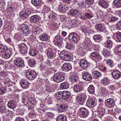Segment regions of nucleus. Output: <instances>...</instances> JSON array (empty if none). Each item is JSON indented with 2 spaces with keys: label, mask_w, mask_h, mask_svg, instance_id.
Masks as SVG:
<instances>
[{
  "label": "nucleus",
  "mask_w": 121,
  "mask_h": 121,
  "mask_svg": "<svg viewBox=\"0 0 121 121\" xmlns=\"http://www.w3.org/2000/svg\"><path fill=\"white\" fill-rule=\"evenodd\" d=\"M83 79L88 81H90L92 79V77L89 73H84L82 76Z\"/></svg>",
  "instance_id": "obj_26"
},
{
  "label": "nucleus",
  "mask_w": 121,
  "mask_h": 121,
  "mask_svg": "<svg viewBox=\"0 0 121 121\" xmlns=\"http://www.w3.org/2000/svg\"><path fill=\"white\" fill-rule=\"evenodd\" d=\"M78 79L76 74L75 72H72L70 73L69 79L71 83H73L77 82Z\"/></svg>",
  "instance_id": "obj_9"
},
{
  "label": "nucleus",
  "mask_w": 121,
  "mask_h": 121,
  "mask_svg": "<svg viewBox=\"0 0 121 121\" xmlns=\"http://www.w3.org/2000/svg\"><path fill=\"white\" fill-rule=\"evenodd\" d=\"M16 102L14 100V99H13L12 100L9 101L8 103V107L11 109H14L16 107Z\"/></svg>",
  "instance_id": "obj_21"
},
{
  "label": "nucleus",
  "mask_w": 121,
  "mask_h": 121,
  "mask_svg": "<svg viewBox=\"0 0 121 121\" xmlns=\"http://www.w3.org/2000/svg\"><path fill=\"white\" fill-rule=\"evenodd\" d=\"M6 92V89L4 87L1 88L0 89V95H2Z\"/></svg>",
  "instance_id": "obj_63"
},
{
  "label": "nucleus",
  "mask_w": 121,
  "mask_h": 121,
  "mask_svg": "<svg viewBox=\"0 0 121 121\" xmlns=\"http://www.w3.org/2000/svg\"><path fill=\"white\" fill-rule=\"evenodd\" d=\"M3 82L5 85L9 87L12 85V82L9 78H5Z\"/></svg>",
  "instance_id": "obj_29"
},
{
  "label": "nucleus",
  "mask_w": 121,
  "mask_h": 121,
  "mask_svg": "<svg viewBox=\"0 0 121 121\" xmlns=\"http://www.w3.org/2000/svg\"><path fill=\"white\" fill-rule=\"evenodd\" d=\"M97 103L96 99L93 98L87 100L86 105L89 108L94 107L97 105Z\"/></svg>",
  "instance_id": "obj_6"
},
{
  "label": "nucleus",
  "mask_w": 121,
  "mask_h": 121,
  "mask_svg": "<svg viewBox=\"0 0 121 121\" xmlns=\"http://www.w3.org/2000/svg\"><path fill=\"white\" fill-rule=\"evenodd\" d=\"M62 91L57 92L54 95V99L55 100H60L62 98Z\"/></svg>",
  "instance_id": "obj_43"
},
{
  "label": "nucleus",
  "mask_w": 121,
  "mask_h": 121,
  "mask_svg": "<svg viewBox=\"0 0 121 121\" xmlns=\"http://www.w3.org/2000/svg\"><path fill=\"white\" fill-rule=\"evenodd\" d=\"M61 93L62 94V98L65 100L69 98L71 94L70 92L67 91H62Z\"/></svg>",
  "instance_id": "obj_22"
},
{
  "label": "nucleus",
  "mask_w": 121,
  "mask_h": 121,
  "mask_svg": "<svg viewBox=\"0 0 121 121\" xmlns=\"http://www.w3.org/2000/svg\"><path fill=\"white\" fill-rule=\"evenodd\" d=\"M29 53L30 55L34 56H35L38 53V52L37 50H30L29 52Z\"/></svg>",
  "instance_id": "obj_47"
},
{
  "label": "nucleus",
  "mask_w": 121,
  "mask_h": 121,
  "mask_svg": "<svg viewBox=\"0 0 121 121\" xmlns=\"http://www.w3.org/2000/svg\"><path fill=\"white\" fill-rule=\"evenodd\" d=\"M103 53L104 56L106 57L110 56V53L109 51H108L106 49H104L103 51Z\"/></svg>",
  "instance_id": "obj_52"
},
{
  "label": "nucleus",
  "mask_w": 121,
  "mask_h": 121,
  "mask_svg": "<svg viewBox=\"0 0 121 121\" xmlns=\"http://www.w3.org/2000/svg\"><path fill=\"white\" fill-rule=\"evenodd\" d=\"M93 38L95 41L97 42L100 41L102 40L100 36L98 35H95L93 37Z\"/></svg>",
  "instance_id": "obj_48"
},
{
  "label": "nucleus",
  "mask_w": 121,
  "mask_h": 121,
  "mask_svg": "<svg viewBox=\"0 0 121 121\" xmlns=\"http://www.w3.org/2000/svg\"><path fill=\"white\" fill-rule=\"evenodd\" d=\"M69 9V6L61 4L59 6V9L60 13H64L67 12Z\"/></svg>",
  "instance_id": "obj_16"
},
{
  "label": "nucleus",
  "mask_w": 121,
  "mask_h": 121,
  "mask_svg": "<svg viewBox=\"0 0 121 121\" xmlns=\"http://www.w3.org/2000/svg\"><path fill=\"white\" fill-rule=\"evenodd\" d=\"M116 34L118 41L119 42H121V33H117Z\"/></svg>",
  "instance_id": "obj_58"
},
{
  "label": "nucleus",
  "mask_w": 121,
  "mask_h": 121,
  "mask_svg": "<svg viewBox=\"0 0 121 121\" xmlns=\"http://www.w3.org/2000/svg\"><path fill=\"white\" fill-rule=\"evenodd\" d=\"M68 13L70 15L74 16L76 15L78 16V14H80L81 13L78 10H76L73 9H72L70 10Z\"/></svg>",
  "instance_id": "obj_27"
},
{
  "label": "nucleus",
  "mask_w": 121,
  "mask_h": 121,
  "mask_svg": "<svg viewBox=\"0 0 121 121\" xmlns=\"http://www.w3.org/2000/svg\"><path fill=\"white\" fill-rule=\"evenodd\" d=\"M69 86L68 83L67 82L62 83L60 86V87L62 89H65L68 88Z\"/></svg>",
  "instance_id": "obj_44"
},
{
  "label": "nucleus",
  "mask_w": 121,
  "mask_h": 121,
  "mask_svg": "<svg viewBox=\"0 0 121 121\" xmlns=\"http://www.w3.org/2000/svg\"><path fill=\"white\" fill-rule=\"evenodd\" d=\"M7 47L4 45H0V52L3 53L6 49H7Z\"/></svg>",
  "instance_id": "obj_54"
},
{
  "label": "nucleus",
  "mask_w": 121,
  "mask_h": 121,
  "mask_svg": "<svg viewBox=\"0 0 121 121\" xmlns=\"http://www.w3.org/2000/svg\"><path fill=\"white\" fill-rule=\"evenodd\" d=\"M104 60L105 61L106 64L109 67L112 68L114 67V64L113 63V61L112 60L108 59H105Z\"/></svg>",
  "instance_id": "obj_28"
},
{
  "label": "nucleus",
  "mask_w": 121,
  "mask_h": 121,
  "mask_svg": "<svg viewBox=\"0 0 121 121\" xmlns=\"http://www.w3.org/2000/svg\"><path fill=\"white\" fill-rule=\"evenodd\" d=\"M90 56L92 57L95 58L97 60H99L102 59V57L99 53L96 51L91 53Z\"/></svg>",
  "instance_id": "obj_19"
},
{
  "label": "nucleus",
  "mask_w": 121,
  "mask_h": 121,
  "mask_svg": "<svg viewBox=\"0 0 121 121\" xmlns=\"http://www.w3.org/2000/svg\"><path fill=\"white\" fill-rule=\"evenodd\" d=\"M54 41H62L61 37L59 35H57L55 36L54 39Z\"/></svg>",
  "instance_id": "obj_57"
},
{
  "label": "nucleus",
  "mask_w": 121,
  "mask_h": 121,
  "mask_svg": "<svg viewBox=\"0 0 121 121\" xmlns=\"http://www.w3.org/2000/svg\"><path fill=\"white\" fill-rule=\"evenodd\" d=\"M112 14L111 13H109L107 14L108 20L110 22H113L118 19V18L113 16L112 15Z\"/></svg>",
  "instance_id": "obj_23"
},
{
  "label": "nucleus",
  "mask_w": 121,
  "mask_h": 121,
  "mask_svg": "<svg viewBox=\"0 0 121 121\" xmlns=\"http://www.w3.org/2000/svg\"><path fill=\"white\" fill-rule=\"evenodd\" d=\"M20 28L21 29V30H24L28 28V27L26 25L23 24L22 25Z\"/></svg>",
  "instance_id": "obj_61"
},
{
  "label": "nucleus",
  "mask_w": 121,
  "mask_h": 121,
  "mask_svg": "<svg viewBox=\"0 0 121 121\" xmlns=\"http://www.w3.org/2000/svg\"><path fill=\"white\" fill-rule=\"evenodd\" d=\"M12 51L7 48L3 52L2 56L3 57L6 59L9 58L11 55Z\"/></svg>",
  "instance_id": "obj_15"
},
{
  "label": "nucleus",
  "mask_w": 121,
  "mask_h": 121,
  "mask_svg": "<svg viewBox=\"0 0 121 121\" xmlns=\"http://www.w3.org/2000/svg\"><path fill=\"white\" fill-rule=\"evenodd\" d=\"M76 52L77 53V55L81 56H83L85 54V52L82 50L81 48L78 49Z\"/></svg>",
  "instance_id": "obj_50"
},
{
  "label": "nucleus",
  "mask_w": 121,
  "mask_h": 121,
  "mask_svg": "<svg viewBox=\"0 0 121 121\" xmlns=\"http://www.w3.org/2000/svg\"><path fill=\"white\" fill-rule=\"evenodd\" d=\"M30 14V12L28 10L22 11L19 13V16L21 17H23L25 19H27Z\"/></svg>",
  "instance_id": "obj_14"
},
{
  "label": "nucleus",
  "mask_w": 121,
  "mask_h": 121,
  "mask_svg": "<svg viewBox=\"0 0 121 121\" xmlns=\"http://www.w3.org/2000/svg\"><path fill=\"white\" fill-rule=\"evenodd\" d=\"M56 49L54 48L52 49L51 48H49L47 50V55L49 58L51 59L54 58L56 56L55 53L56 52Z\"/></svg>",
  "instance_id": "obj_5"
},
{
  "label": "nucleus",
  "mask_w": 121,
  "mask_h": 121,
  "mask_svg": "<svg viewBox=\"0 0 121 121\" xmlns=\"http://www.w3.org/2000/svg\"><path fill=\"white\" fill-rule=\"evenodd\" d=\"M48 17L49 21H54L57 18L56 16L52 13L49 14L48 15Z\"/></svg>",
  "instance_id": "obj_38"
},
{
  "label": "nucleus",
  "mask_w": 121,
  "mask_h": 121,
  "mask_svg": "<svg viewBox=\"0 0 121 121\" xmlns=\"http://www.w3.org/2000/svg\"><path fill=\"white\" fill-rule=\"evenodd\" d=\"M32 4L35 6L39 5L41 2V0H32Z\"/></svg>",
  "instance_id": "obj_51"
},
{
  "label": "nucleus",
  "mask_w": 121,
  "mask_h": 121,
  "mask_svg": "<svg viewBox=\"0 0 121 121\" xmlns=\"http://www.w3.org/2000/svg\"><path fill=\"white\" fill-rule=\"evenodd\" d=\"M88 90L89 93L92 94H93L95 93V88L92 85H90L88 88Z\"/></svg>",
  "instance_id": "obj_42"
},
{
  "label": "nucleus",
  "mask_w": 121,
  "mask_h": 121,
  "mask_svg": "<svg viewBox=\"0 0 121 121\" xmlns=\"http://www.w3.org/2000/svg\"><path fill=\"white\" fill-rule=\"evenodd\" d=\"M39 16L37 15H34L30 17L31 21L34 23H37L39 21Z\"/></svg>",
  "instance_id": "obj_25"
},
{
  "label": "nucleus",
  "mask_w": 121,
  "mask_h": 121,
  "mask_svg": "<svg viewBox=\"0 0 121 121\" xmlns=\"http://www.w3.org/2000/svg\"><path fill=\"white\" fill-rule=\"evenodd\" d=\"M95 28L98 31L102 32L105 29V27L101 24H97L95 25Z\"/></svg>",
  "instance_id": "obj_30"
},
{
  "label": "nucleus",
  "mask_w": 121,
  "mask_h": 121,
  "mask_svg": "<svg viewBox=\"0 0 121 121\" xmlns=\"http://www.w3.org/2000/svg\"><path fill=\"white\" fill-rule=\"evenodd\" d=\"M30 97L29 96H26L25 97H23L22 102L24 104H26V103L27 104V102L29 101V99H30Z\"/></svg>",
  "instance_id": "obj_55"
},
{
  "label": "nucleus",
  "mask_w": 121,
  "mask_h": 121,
  "mask_svg": "<svg viewBox=\"0 0 121 121\" xmlns=\"http://www.w3.org/2000/svg\"><path fill=\"white\" fill-rule=\"evenodd\" d=\"M8 111V109L4 106L0 107V111L2 114L5 115Z\"/></svg>",
  "instance_id": "obj_46"
},
{
  "label": "nucleus",
  "mask_w": 121,
  "mask_h": 121,
  "mask_svg": "<svg viewBox=\"0 0 121 121\" xmlns=\"http://www.w3.org/2000/svg\"><path fill=\"white\" fill-rule=\"evenodd\" d=\"M60 56L61 59L65 61H69L71 58L70 53L65 50L61 51L60 53Z\"/></svg>",
  "instance_id": "obj_2"
},
{
  "label": "nucleus",
  "mask_w": 121,
  "mask_h": 121,
  "mask_svg": "<svg viewBox=\"0 0 121 121\" xmlns=\"http://www.w3.org/2000/svg\"><path fill=\"white\" fill-rule=\"evenodd\" d=\"M112 3L113 5L116 8L121 7V0H114Z\"/></svg>",
  "instance_id": "obj_32"
},
{
  "label": "nucleus",
  "mask_w": 121,
  "mask_h": 121,
  "mask_svg": "<svg viewBox=\"0 0 121 121\" xmlns=\"http://www.w3.org/2000/svg\"><path fill=\"white\" fill-rule=\"evenodd\" d=\"M79 7L80 8H83L87 6V5L86 2L82 0H81L79 2L78 4Z\"/></svg>",
  "instance_id": "obj_45"
},
{
  "label": "nucleus",
  "mask_w": 121,
  "mask_h": 121,
  "mask_svg": "<svg viewBox=\"0 0 121 121\" xmlns=\"http://www.w3.org/2000/svg\"><path fill=\"white\" fill-rule=\"evenodd\" d=\"M21 87L24 89L26 88L28 85V83L26 80H22L20 82Z\"/></svg>",
  "instance_id": "obj_41"
},
{
  "label": "nucleus",
  "mask_w": 121,
  "mask_h": 121,
  "mask_svg": "<svg viewBox=\"0 0 121 121\" xmlns=\"http://www.w3.org/2000/svg\"><path fill=\"white\" fill-rule=\"evenodd\" d=\"M72 68V66L71 63H65L63 66L62 69L64 71H68L70 70Z\"/></svg>",
  "instance_id": "obj_18"
},
{
  "label": "nucleus",
  "mask_w": 121,
  "mask_h": 121,
  "mask_svg": "<svg viewBox=\"0 0 121 121\" xmlns=\"http://www.w3.org/2000/svg\"><path fill=\"white\" fill-rule=\"evenodd\" d=\"M101 73L98 71H94L92 73V75L95 79L98 78L101 76Z\"/></svg>",
  "instance_id": "obj_37"
},
{
  "label": "nucleus",
  "mask_w": 121,
  "mask_h": 121,
  "mask_svg": "<svg viewBox=\"0 0 121 121\" xmlns=\"http://www.w3.org/2000/svg\"><path fill=\"white\" fill-rule=\"evenodd\" d=\"M94 0H85L86 3L89 5H92L94 3Z\"/></svg>",
  "instance_id": "obj_59"
},
{
  "label": "nucleus",
  "mask_w": 121,
  "mask_h": 121,
  "mask_svg": "<svg viewBox=\"0 0 121 121\" xmlns=\"http://www.w3.org/2000/svg\"><path fill=\"white\" fill-rule=\"evenodd\" d=\"M18 48L20 49L21 53L23 55L27 52V48L26 45L24 43H22L18 46Z\"/></svg>",
  "instance_id": "obj_8"
},
{
  "label": "nucleus",
  "mask_w": 121,
  "mask_h": 121,
  "mask_svg": "<svg viewBox=\"0 0 121 121\" xmlns=\"http://www.w3.org/2000/svg\"><path fill=\"white\" fill-rule=\"evenodd\" d=\"M14 62L15 65L18 67H22L24 65L23 60L20 58H18L15 60Z\"/></svg>",
  "instance_id": "obj_13"
},
{
  "label": "nucleus",
  "mask_w": 121,
  "mask_h": 121,
  "mask_svg": "<svg viewBox=\"0 0 121 121\" xmlns=\"http://www.w3.org/2000/svg\"><path fill=\"white\" fill-rule=\"evenodd\" d=\"M52 78L53 81L58 83L64 80L65 75L62 72L56 73L53 75Z\"/></svg>",
  "instance_id": "obj_1"
},
{
  "label": "nucleus",
  "mask_w": 121,
  "mask_h": 121,
  "mask_svg": "<svg viewBox=\"0 0 121 121\" xmlns=\"http://www.w3.org/2000/svg\"><path fill=\"white\" fill-rule=\"evenodd\" d=\"M108 80L107 78H105L101 81V83L104 85H106L108 84Z\"/></svg>",
  "instance_id": "obj_53"
},
{
  "label": "nucleus",
  "mask_w": 121,
  "mask_h": 121,
  "mask_svg": "<svg viewBox=\"0 0 121 121\" xmlns=\"http://www.w3.org/2000/svg\"><path fill=\"white\" fill-rule=\"evenodd\" d=\"M105 105L109 108H112L115 105V101L112 98H108L105 101Z\"/></svg>",
  "instance_id": "obj_10"
},
{
  "label": "nucleus",
  "mask_w": 121,
  "mask_h": 121,
  "mask_svg": "<svg viewBox=\"0 0 121 121\" xmlns=\"http://www.w3.org/2000/svg\"><path fill=\"white\" fill-rule=\"evenodd\" d=\"M27 78L29 80H32L36 77L37 74L36 72L34 70H31L27 72L26 73Z\"/></svg>",
  "instance_id": "obj_7"
},
{
  "label": "nucleus",
  "mask_w": 121,
  "mask_h": 121,
  "mask_svg": "<svg viewBox=\"0 0 121 121\" xmlns=\"http://www.w3.org/2000/svg\"><path fill=\"white\" fill-rule=\"evenodd\" d=\"M45 116L48 118H52L54 116V114L53 113L50 112H47L45 115Z\"/></svg>",
  "instance_id": "obj_56"
},
{
  "label": "nucleus",
  "mask_w": 121,
  "mask_h": 121,
  "mask_svg": "<svg viewBox=\"0 0 121 121\" xmlns=\"http://www.w3.org/2000/svg\"><path fill=\"white\" fill-rule=\"evenodd\" d=\"M97 110L99 112V114L100 115L103 116L105 113V110L104 108L100 106H99L97 107Z\"/></svg>",
  "instance_id": "obj_34"
},
{
  "label": "nucleus",
  "mask_w": 121,
  "mask_h": 121,
  "mask_svg": "<svg viewBox=\"0 0 121 121\" xmlns=\"http://www.w3.org/2000/svg\"><path fill=\"white\" fill-rule=\"evenodd\" d=\"M29 117L30 118H35L36 116L35 114L32 112H31L29 113Z\"/></svg>",
  "instance_id": "obj_62"
},
{
  "label": "nucleus",
  "mask_w": 121,
  "mask_h": 121,
  "mask_svg": "<svg viewBox=\"0 0 121 121\" xmlns=\"http://www.w3.org/2000/svg\"><path fill=\"white\" fill-rule=\"evenodd\" d=\"M41 68L42 69H43L46 68L47 66V65L46 63H44L43 64V63H42L40 65Z\"/></svg>",
  "instance_id": "obj_64"
},
{
  "label": "nucleus",
  "mask_w": 121,
  "mask_h": 121,
  "mask_svg": "<svg viewBox=\"0 0 121 121\" xmlns=\"http://www.w3.org/2000/svg\"><path fill=\"white\" fill-rule=\"evenodd\" d=\"M89 63L84 60H82L80 61L81 67L83 69L86 68L89 65Z\"/></svg>",
  "instance_id": "obj_24"
},
{
  "label": "nucleus",
  "mask_w": 121,
  "mask_h": 121,
  "mask_svg": "<svg viewBox=\"0 0 121 121\" xmlns=\"http://www.w3.org/2000/svg\"><path fill=\"white\" fill-rule=\"evenodd\" d=\"M40 39L42 41H47L48 39V36L46 34H43L39 36Z\"/></svg>",
  "instance_id": "obj_39"
},
{
  "label": "nucleus",
  "mask_w": 121,
  "mask_h": 121,
  "mask_svg": "<svg viewBox=\"0 0 121 121\" xmlns=\"http://www.w3.org/2000/svg\"><path fill=\"white\" fill-rule=\"evenodd\" d=\"M71 111L69 112L68 113V116L69 117L72 119H74L75 118V111L74 109H71Z\"/></svg>",
  "instance_id": "obj_40"
},
{
  "label": "nucleus",
  "mask_w": 121,
  "mask_h": 121,
  "mask_svg": "<svg viewBox=\"0 0 121 121\" xmlns=\"http://www.w3.org/2000/svg\"><path fill=\"white\" fill-rule=\"evenodd\" d=\"M98 4L102 7L107 9L108 6V4L105 0H99Z\"/></svg>",
  "instance_id": "obj_20"
},
{
  "label": "nucleus",
  "mask_w": 121,
  "mask_h": 121,
  "mask_svg": "<svg viewBox=\"0 0 121 121\" xmlns=\"http://www.w3.org/2000/svg\"><path fill=\"white\" fill-rule=\"evenodd\" d=\"M68 106L66 104H64L61 105L60 106L58 110L60 112H64L66 111L67 109Z\"/></svg>",
  "instance_id": "obj_31"
},
{
  "label": "nucleus",
  "mask_w": 121,
  "mask_h": 121,
  "mask_svg": "<svg viewBox=\"0 0 121 121\" xmlns=\"http://www.w3.org/2000/svg\"><path fill=\"white\" fill-rule=\"evenodd\" d=\"M78 36L77 34L72 32L69 34L68 38L69 40L72 43H76L78 41Z\"/></svg>",
  "instance_id": "obj_4"
},
{
  "label": "nucleus",
  "mask_w": 121,
  "mask_h": 121,
  "mask_svg": "<svg viewBox=\"0 0 121 121\" xmlns=\"http://www.w3.org/2000/svg\"><path fill=\"white\" fill-rule=\"evenodd\" d=\"M73 88L74 91L77 93L81 91L82 90V86L77 85H74Z\"/></svg>",
  "instance_id": "obj_36"
},
{
  "label": "nucleus",
  "mask_w": 121,
  "mask_h": 121,
  "mask_svg": "<svg viewBox=\"0 0 121 121\" xmlns=\"http://www.w3.org/2000/svg\"><path fill=\"white\" fill-rule=\"evenodd\" d=\"M86 96L84 93H79L77 96V100L78 103L81 105H83L86 101Z\"/></svg>",
  "instance_id": "obj_3"
},
{
  "label": "nucleus",
  "mask_w": 121,
  "mask_h": 121,
  "mask_svg": "<svg viewBox=\"0 0 121 121\" xmlns=\"http://www.w3.org/2000/svg\"><path fill=\"white\" fill-rule=\"evenodd\" d=\"M105 44L106 47L109 49L110 48L112 47V41L108 39L105 42Z\"/></svg>",
  "instance_id": "obj_49"
},
{
  "label": "nucleus",
  "mask_w": 121,
  "mask_h": 121,
  "mask_svg": "<svg viewBox=\"0 0 121 121\" xmlns=\"http://www.w3.org/2000/svg\"><path fill=\"white\" fill-rule=\"evenodd\" d=\"M56 121H67L66 117L63 115H59L56 118Z\"/></svg>",
  "instance_id": "obj_35"
},
{
  "label": "nucleus",
  "mask_w": 121,
  "mask_h": 121,
  "mask_svg": "<svg viewBox=\"0 0 121 121\" xmlns=\"http://www.w3.org/2000/svg\"><path fill=\"white\" fill-rule=\"evenodd\" d=\"M28 63L29 66L33 67H35L36 65V61L34 59H30L28 61Z\"/></svg>",
  "instance_id": "obj_33"
},
{
  "label": "nucleus",
  "mask_w": 121,
  "mask_h": 121,
  "mask_svg": "<svg viewBox=\"0 0 121 121\" xmlns=\"http://www.w3.org/2000/svg\"><path fill=\"white\" fill-rule=\"evenodd\" d=\"M112 76L115 79H118L121 76V73L117 70H113L112 73Z\"/></svg>",
  "instance_id": "obj_17"
},
{
  "label": "nucleus",
  "mask_w": 121,
  "mask_h": 121,
  "mask_svg": "<svg viewBox=\"0 0 121 121\" xmlns=\"http://www.w3.org/2000/svg\"><path fill=\"white\" fill-rule=\"evenodd\" d=\"M79 110L80 115L82 117H86L89 114V112L87 109L85 108H80Z\"/></svg>",
  "instance_id": "obj_12"
},
{
  "label": "nucleus",
  "mask_w": 121,
  "mask_h": 121,
  "mask_svg": "<svg viewBox=\"0 0 121 121\" xmlns=\"http://www.w3.org/2000/svg\"><path fill=\"white\" fill-rule=\"evenodd\" d=\"M62 41H56L55 43V44L56 45H57L60 47H62Z\"/></svg>",
  "instance_id": "obj_60"
},
{
  "label": "nucleus",
  "mask_w": 121,
  "mask_h": 121,
  "mask_svg": "<svg viewBox=\"0 0 121 121\" xmlns=\"http://www.w3.org/2000/svg\"><path fill=\"white\" fill-rule=\"evenodd\" d=\"M78 16L82 20H84L86 19H89L92 17L93 16L91 13H84L83 16L81 15V14H78Z\"/></svg>",
  "instance_id": "obj_11"
}]
</instances>
